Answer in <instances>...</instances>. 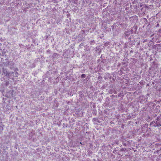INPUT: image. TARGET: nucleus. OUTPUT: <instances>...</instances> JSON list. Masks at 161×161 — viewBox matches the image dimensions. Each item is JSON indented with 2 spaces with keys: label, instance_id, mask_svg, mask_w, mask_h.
Here are the masks:
<instances>
[{
  "label": "nucleus",
  "instance_id": "obj_1",
  "mask_svg": "<svg viewBox=\"0 0 161 161\" xmlns=\"http://www.w3.org/2000/svg\"><path fill=\"white\" fill-rule=\"evenodd\" d=\"M85 77V75L84 74H83L81 75V77L82 78H84Z\"/></svg>",
  "mask_w": 161,
  "mask_h": 161
}]
</instances>
